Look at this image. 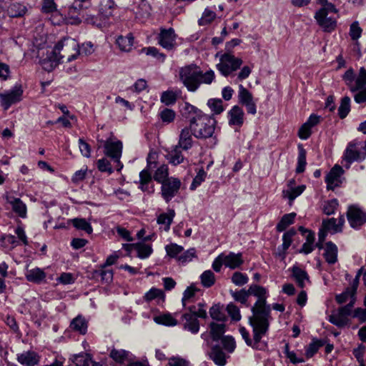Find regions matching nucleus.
<instances>
[{
	"label": "nucleus",
	"mask_w": 366,
	"mask_h": 366,
	"mask_svg": "<svg viewBox=\"0 0 366 366\" xmlns=\"http://www.w3.org/2000/svg\"><path fill=\"white\" fill-rule=\"evenodd\" d=\"M210 335L214 341H219L223 337L225 332V325L224 323L217 324L214 322L209 324Z\"/></svg>",
	"instance_id": "2f4dec72"
},
{
	"label": "nucleus",
	"mask_w": 366,
	"mask_h": 366,
	"mask_svg": "<svg viewBox=\"0 0 366 366\" xmlns=\"http://www.w3.org/2000/svg\"><path fill=\"white\" fill-rule=\"evenodd\" d=\"M181 94L182 91L180 89L163 92L161 95V102L167 106L173 105Z\"/></svg>",
	"instance_id": "393cba45"
},
{
	"label": "nucleus",
	"mask_w": 366,
	"mask_h": 366,
	"mask_svg": "<svg viewBox=\"0 0 366 366\" xmlns=\"http://www.w3.org/2000/svg\"><path fill=\"white\" fill-rule=\"evenodd\" d=\"M350 226L357 228L366 222V213L356 206H350L347 212Z\"/></svg>",
	"instance_id": "9b49d317"
},
{
	"label": "nucleus",
	"mask_w": 366,
	"mask_h": 366,
	"mask_svg": "<svg viewBox=\"0 0 366 366\" xmlns=\"http://www.w3.org/2000/svg\"><path fill=\"white\" fill-rule=\"evenodd\" d=\"M242 62V59L234 56L231 52H226L221 55L217 69L223 76H227L239 69Z\"/></svg>",
	"instance_id": "0eeeda50"
},
{
	"label": "nucleus",
	"mask_w": 366,
	"mask_h": 366,
	"mask_svg": "<svg viewBox=\"0 0 366 366\" xmlns=\"http://www.w3.org/2000/svg\"><path fill=\"white\" fill-rule=\"evenodd\" d=\"M363 87H366V69L361 67L355 77V84L350 86V92H355Z\"/></svg>",
	"instance_id": "c85d7f7f"
},
{
	"label": "nucleus",
	"mask_w": 366,
	"mask_h": 366,
	"mask_svg": "<svg viewBox=\"0 0 366 366\" xmlns=\"http://www.w3.org/2000/svg\"><path fill=\"white\" fill-rule=\"evenodd\" d=\"M168 176V167L166 164H162L156 170L154 174V179L158 183L162 184L170 178Z\"/></svg>",
	"instance_id": "c9c22d12"
},
{
	"label": "nucleus",
	"mask_w": 366,
	"mask_h": 366,
	"mask_svg": "<svg viewBox=\"0 0 366 366\" xmlns=\"http://www.w3.org/2000/svg\"><path fill=\"white\" fill-rule=\"evenodd\" d=\"M318 24L325 31L330 32L336 27V19L328 14H325L323 10H319L315 16Z\"/></svg>",
	"instance_id": "ddd939ff"
},
{
	"label": "nucleus",
	"mask_w": 366,
	"mask_h": 366,
	"mask_svg": "<svg viewBox=\"0 0 366 366\" xmlns=\"http://www.w3.org/2000/svg\"><path fill=\"white\" fill-rule=\"evenodd\" d=\"M70 327L73 330L84 335L87 331V322L84 317L79 315L71 322Z\"/></svg>",
	"instance_id": "c756f323"
},
{
	"label": "nucleus",
	"mask_w": 366,
	"mask_h": 366,
	"mask_svg": "<svg viewBox=\"0 0 366 366\" xmlns=\"http://www.w3.org/2000/svg\"><path fill=\"white\" fill-rule=\"evenodd\" d=\"M192 134L189 125L188 127L182 129L179 134L177 146L184 150L190 149L192 147Z\"/></svg>",
	"instance_id": "412c9836"
},
{
	"label": "nucleus",
	"mask_w": 366,
	"mask_h": 366,
	"mask_svg": "<svg viewBox=\"0 0 366 366\" xmlns=\"http://www.w3.org/2000/svg\"><path fill=\"white\" fill-rule=\"evenodd\" d=\"M23 91L20 87L15 88L9 93L2 95V100L5 106V109H8L12 104L16 103L20 100Z\"/></svg>",
	"instance_id": "5701e85b"
},
{
	"label": "nucleus",
	"mask_w": 366,
	"mask_h": 366,
	"mask_svg": "<svg viewBox=\"0 0 366 366\" xmlns=\"http://www.w3.org/2000/svg\"><path fill=\"white\" fill-rule=\"evenodd\" d=\"M26 12V6L24 4L19 2H13L10 4L6 9V13L11 18L22 17Z\"/></svg>",
	"instance_id": "a211bd4d"
},
{
	"label": "nucleus",
	"mask_w": 366,
	"mask_h": 366,
	"mask_svg": "<svg viewBox=\"0 0 366 366\" xmlns=\"http://www.w3.org/2000/svg\"><path fill=\"white\" fill-rule=\"evenodd\" d=\"M41 11L44 14L55 15L59 17L56 22H53L56 24H59L63 20V16L60 14V11L57 9V4L54 0H42L41 2Z\"/></svg>",
	"instance_id": "dca6fc26"
},
{
	"label": "nucleus",
	"mask_w": 366,
	"mask_h": 366,
	"mask_svg": "<svg viewBox=\"0 0 366 366\" xmlns=\"http://www.w3.org/2000/svg\"><path fill=\"white\" fill-rule=\"evenodd\" d=\"M228 124L231 127L240 128L244 124V113L239 106H234L227 113Z\"/></svg>",
	"instance_id": "4468645a"
},
{
	"label": "nucleus",
	"mask_w": 366,
	"mask_h": 366,
	"mask_svg": "<svg viewBox=\"0 0 366 366\" xmlns=\"http://www.w3.org/2000/svg\"><path fill=\"white\" fill-rule=\"evenodd\" d=\"M249 295H254L257 297V300L252 307L251 310L253 319L256 320V323L260 325L261 327L266 329L268 320L271 319V308L267 305V290L264 287L252 285L248 289Z\"/></svg>",
	"instance_id": "20e7f679"
},
{
	"label": "nucleus",
	"mask_w": 366,
	"mask_h": 366,
	"mask_svg": "<svg viewBox=\"0 0 366 366\" xmlns=\"http://www.w3.org/2000/svg\"><path fill=\"white\" fill-rule=\"evenodd\" d=\"M120 50L122 51H129L132 50L134 44V36L132 34H127L126 36H119L116 40Z\"/></svg>",
	"instance_id": "bb28decb"
},
{
	"label": "nucleus",
	"mask_w": 366,
	"mask_h": 366,
	"mask_svg": "<svg viewBox=\"0 0 366 366\" xmlns=\"http://www.w3.org/2000/svg\"><path fill=\"white\" fill-rule=\"evenodd\" d=\"M135 250L137 252V256L142 259L148 257L152 252L150 245L142 243H137Z\"/></svg>",
	"instance_id": "09e8293b"
},
{
	"label": "nucleus",
	"mask_w": 366,
	"mask_h": 366,
	"mask_svg": "<svg viewBox=\"0 0 366 366\" xmlns=\"http://www.w3.org/2000/svg\"><path fill=\"white\" fill-rule=\"evenodd\" d=\"M200 280L203 287L209 288L214 285L215 275L211 270H206L200 275Z\"/></svg>",
	"instance_id": "a19ab883"
},
{
	"label": "nucleus",
	"mask_w": 366,
	"mask_h": 366,
	"mask_svg": "<svg viewBox=\"0 0 366 366\" xmlns=\"http://www.w3.org/2000/svg\"><path fill=\"white\" fill-rule=\"evenodd\" d=\"M295 217L296 213L295 212L285 214L277 224V230L278 232H282L285 230L288 226H290L294 222Z\"/></svg>",
	"instance_id": "e433bc0d"
},
{
	"label": "nucleus",
	"mask_w": 366,
	"mask_h": 366,
	"mask_svg": "<svg viewBox=\"0 0 366 366\" xmlns=\"http://www.w3.org/2000/svg\"><path fill=\"white\" fill-rule=\"evenodd\" d=\"M163 297H164L163 292L161 290L157 289V288H152L144 295V299L147 301H151L152 300H154L155 298H163Z\"/></svg>",
	"instance_id": "774afa93"
},
{
	"label": "nucleus",
	"mask_w": 366,
	"mask_h": 366,
	"mask_svg": "<svg viewBox=\"0 0 366 366\" xmlns=\"http://www.w3.org/2000/svg\"><path fill=\"white\" fill-rule=\"evenodd\" d=\"M209 312L210 317L214 320L224 322L227 320V317L222 310V306L219 304L214 305L210 307Z\"/></svg>",
	"instance_id": "72a5a7b5"
},
{
	"label": "nucleus",
	"mask_w": 366,
	"mask_h": 366,
	"mask_svg": "<svg viewBox=\"0 0 366 366\" xmlns=\"http://www.w3.org/2000/svg\"><path fill=\"white\" fill-rule=\"evenodd\" d=\"M129 352L122 350V349H116L113 348L109 354V356L112 360H114L115 362L119 363L124 362L127 357H128Z\"/></svg>",
	"instance_id": "a18cd8bd"
},
{
	"label": "nucleus",
	"mask_w": 366,
	"mask_h": 366,
	"mask_svg": "<svg viewBox=\"0 0 366 366\" xmlns=\"http://www.w3.org/2000/svg\"><path fill=\"white\" fill-rule=\"evenodd\" d=\"M159 117L164 123L169 124L174 120L176 113L171 109L164 108L160 112Z\"/></svg>",
	"instance_id": "3c124183"
},
{
	"label": "nucleus",
	"mask_w": 366,
	"mask_h": 366,
	"mask_svg": "<svg viewBox=\"0 0 366 366\" xmlns=\"http://www.w3.org/2000/svg\"><path fill=\"white\" fill-rule=\"evenodd\" d=\"M325 345L322 340L313 339L312 342L306 347L305 355L307 358L312 357L318 350Z\"/></svg>",
	"instance_id": "4c0bfd02"
},
{
	"label": "nucleus",
	"mask_w": 366,
	"mask_h": 366,
	"mask_svg": "<svg viewBox=\"0 0 366 366\" xmlns=\"http://www.w3.org/2000/svg\"><path fill=\"white\" fill-rule=\"evenodd\" d=\"M207 105L212 109V111L216 114H221L223 110L222 101L219 99H209L207 102Z\"/></svg>",
	"instance_id": "680f3d73"
},
{
	"label": "nucleus",
	"mask_w": 366,
	"mask_h": 366,
	"mask_svg": "<svg viewBox=\"0 0 366 366\" xmlns=\"http://www.w3.org/2000/svg\"><path fill=\"white\" fill-rule=\"evenodd\" d=\"M92 361V357L89 354L77 355L74 357L76 366H90Z\"/></svg>",
	"instance_id": "864d4df0"
},
{
	"label": "nucleus",
	"mask_w": 366,
	"mask_h": 366,
	"mask_svg": "<svg viewBox=\"0 0 366 366\" xmlns=\"http://www.w3.org/2000/svg\"><path fill=\"white\" fill-rule=\"evenodd\" d=\"M249 322L252 327L253 339L250 338L249 332L244 327H239V333L245 341L247 345L256 350L263 349L265 345L261 342V340L269 330V321L268 320V324L266 329H264L263 327H261L262 326H259L260 325L256 323V320L253 319V315L249 317Z\"/></svg>",
	"instance_id": "423d86ee"
},
{
	"label": "nucleus",
	"mask_w": 366,
	"mask_h": 366,
	"mask_svg": "<svg viewBox=\"0 0 366 366\" xmlns=\"http://www.w3.org/2000/svg\"><path fill=\"white\" fill-rule=\"evenodd\" d=\"M227 311L232 320L234 321H239L241 319V315L239 308L234 304L229 303L227 306Z\"/></svg>",
	"instance_id": "69168bd1"
},
{
	"label": "nucleus",
	"mask_w": 366,
	"mask_h": 366,
	"mask_svg": "<svg viewBox=\"0 0 366 366\" xmlns=\"http://www.w3.org/2000/svg\"><path fill=\"white\" fill-rule=\"evenodd\" d=\"M98 142L103 143L104 154L119 165V168L117 169L118 170L121 169L123 167L120 162L123 148L122 142L119 140L114 141L112 138H109L106 141L102 139L98 140Z\"/></svg>",
	"instance_id": "6e6552de"
},
{
	"label": "nucleus",
	"mask_w": 366,
	"mask_h": 366,
	"mask_svg": "<svg viewBox=\"0 0 366 366\" xmlns=\"http://www.w3.org/2000/svg\"><path fill=\"white\" fill-rule=\"evenodd\" d=\"M231 295L235 301L242 304H246L247 299L249 296V291L244 289L238 292L231 291Z\"/></svg>",
	"instance_id": "13d9d810"
},
{
	"label": "nucleus",
	"mask_w": 366,
	"mask_h": 366,
	"mask_svg": "<svg viewBox=\"0 0 366 366\" xmlns=\"http://www.w3.org/2000/svg\"><path fill=\"white\" fill-rule=\"evenodd\" d=\"M175 216V212L174 209H169L168 213H162L160 214L157 217V223L159 224L164 225V229L165 231H169L170 229V225L173 221V218Z\"/></svg>",
	"instance_id": "7c9ffc66"
},
{
	"label": "nucleus",
	"mask_w": 366,
	"mask_h": 366,
	"mask_svg": "<svg viewBox=\"0 0 366 366\" xmlns=\"http://www.w3.org/2000/svg\"><path fill=\"white\" fill-rule=\"evenodd\" d=\"M71 221L73 226L77 229L83 230L89 234L92 233L93 229L91 224L85 219L74 218Z\"/></svg>",
	"instance_id": "58836bf2"
},
{
	"label": "nucleus",
	"mask_w": 366,
	"mask_h": 366,
	"mask_svg": "<svg viewBox=\"0 0 366 366\" xmlns=\"http://www.w3.org/2000/svg\"><path fill=\"white\" fill-rule=\"evenodd\" d=\"M161 184L162 197L167 202H169L178 194L182 183L178 178L170 177Z\"/></svg>",
	"instance_id": "1a4fd4ad"
},
{
	"label": "nucleus",
	"mask_w": 366,
	"mask_h": 366,
	"mask_svg": "<svg viewBox=\"0 0 366 366\" xmlns=\"http://www.w3.org/2000/svg\"><path fill=\"white\" fill-rule=\"evenodd\" d=\"M292 277L296 281L298 287L303 288L305 286V281H309V276L307 272L297 266H293L292 268Z\"/></svg>",
	"instance_id": "b1692460"
},
{
	"label": "nucleus",
	"mask_w": 366,
	"mask_h": 366,
	"mask_svg": "<svg viewBox=\"0 0 366 366\" xmlns=\"http://www.w3.org/2000/svg\"><path fill=\"white\" fill-rule=\"evenodd\" d=\"M244 261L242 259V253L229 252L228 254H224V265L232 269L239 268Z\"/></svg>",
	"instance_id": "6ab92c4d"
},
{
	"label": "nucleus",
	"mask_w": 366,
	"mask_h": 366,
	"mask_svg": "<svg viewBox=\"0 0 366 366\" xmlns=\"http://www.w3.org/2000/svg\"><path fill=\"white\" fill-rule=\"evenodd\" d=\"M298 158L297 165L296 167V172L297 174L302 173L305 169L306 162V150L303 148L302 144L298 145Z\"/></svg>",
	"instance_id": "f704fd0d"
},
{
	"label": "nucleus",
	"mask_w": 366,
	"mask_h": 366,
	"mask_svg": "<svg viewBox=\"0 0 366 366\" xmlns=\"http://www.w3.org/2000/svg\"><path fill=\"white\" fill-rule=\"evenodd\" d=\"M305 188V185L302 184L297 187L291 188L288 190H284L283 196L285 197H287L290 203H292L296 197L300 196L304 192Z\"/></svg>",
	"instance_id": "37998d69"
},
{
	"label": "nucleus",
	"mask_w": 366,
	"mask_h": 366,
	"mask_svg": "<svg viewBox=\"0 0 366 366\" xmlns=\"http://www.w3.org/2000/svg\"><path fill=\"white\" fill-rule=\"evenodd\" d=\"M167 254L171 257H176L179 254H180L184 248L182 246H179L177 244L172 243L168 244L165 247Z\"/></svg>",
	"instance_id": "e2e57ef3"
},
{
	"label": "nucleus",
	"mask_w": 366,
	"mask_h": 366,
	"mask_svg": "<svg viewBox=\"0 0 366 366\" xmlns=\"http://www.w3.org/2000/svg\"><path fill=\"white\" fill-rule=\"evenodd\" d=\"M216 14L214 11L206 9L203 13V15L200 19H199L198 23L200 26L207 25L211 23L214 19L215 18Z\"/></svg>",
	"instance_id": "bf43d9fd"
},
{
	"label": "nucleus",
	"mask_w": 366,
	"mask_h": 366,
	"mask_svg": "<svg viewBox=\"0 0 366 366\" xmlns=\"http://www.w3.org/2000/svg\"><path fill=\"white\" fill-rule=\"evenodd\" d=\"M66 55L68 62L76 59L79 55V44L74 39H64L54 46L53 51L44 60V69L51 71Z\"/></svg>",
	"instance_id": "f03ea898"
},
{
	"label": "nucleus",
	"mask_w": 366,
	"mask_h": 366,
	"mask_svg": "<svg viewBox=\"0 0 366 366\" xmlns=\"http://www.w3.org/2000/svg\"><path fill=\"white\" fill-rule=\"evenodd\" d=\"M179 148V147L176 146L175 149L168 154L169 162L174 165L179 164L184 160L183 155Z\"/></svg>",
	"instance_id": "de8ad7c7"
},
{
	"label": "nucleus",
	"mask_w": 366,
	"mask_h": 366,
	"mask_svg": "<svg viewBox=\"0 0 366 366\" xmlns=\"http://www.w3.org/2000/svg\"><path fill=\"white\" fill-rule=\"evenodd\" d=\"M97 167L102 172H107L109 174L113 172V169L110 162L105 157L97 160Z\"/></svg>",
	"instance_id": "5fc2aeb1"
},
{
	"label": "nucleus",
	"mask_w": 366,
	"mask_h": 366,
	"mask_svg": "<svg viewBox=\"0 0 366 366\" xmlns=\"http://www.w3.org/2000/svg\"><path fill=\"white\" fill-rule=\"evenodd\" d=\"M211 357L213 361L219 366H224L226 364L224 353L217 346L212 348Z\"/></svg>",
	"instance_id": "c03bdc74"
},
{
	"label": "nucleus",
	"mask_w": 366,
	"mask_h": 366,
	"mask_svg": "<svg viewBox=\"0 0 366 366\" xmlns=\"http://www.w3.org/2000/svg\"><path fill=\"white\" fill-rule=\"evenodd\" d=\"M66 55L68 62L76 59L79 55V44L74 39H64L54 46L53 51L44 60V69L51 71Z\"/></svg>",
	"instance_id": "7ed1b4c3"
},
{
	"label": "nucleus",
	"mask_w": 366,
	"mask_h": 366,
	"mask_svg": "<svg viewBox=\"0 0 366 366\" xmlns=\"http://www.w3.org/2000/svg\"><path fill=\"white\" fill-rule=\"evenodd\" d=\"M189 126L194 137L207 139L212 137L214 133L216 120L204 113H199L197 116L190 117Z\"/></svg>",
	"instance_id": "39448f33"
},
{
	"label": "nucleus",
	"mask_w": 366,
	"mask_h": 366,
	"mask_svg": "<svg viewBox=\"0 0 366 366\" xmlns=\"http://www.w3.org/2000/svg\"><path fill=\"white\" fill-rule=\"evenodd\" d=\"M238 98L239 102L242 105H245L246 104L253 100L252 93L249 92L242 84H240L239 86Z\"/></svg>",
	"instance_id": "49530a36"
},
{
	"label": "nucleus",
	"mask_w": 366,
	"mask_h": 366,
	"mask_svg": "<svg viewBox=\"0 0 366 366\" xmlns=\"http://www.w3.org/2000/svg\"><path fill=\"white\" fill-rule=\"evenodd\" d=\"M338 207V201L337 199H332L327 201L323 205V212L327 215L332 214L335 212Z\"/></svg>",
	"instance_id": "6e6d98bb"
},
{
	"label": "nucleus",
	"mask_w": 366,
	"mask_h": 366,
	"mask_svg": "<svg viewBox=\"0 0 366 366\" xmlns=\"http://www.w3.org/2000/svg\"><path fill=\"white\" fill-rule=\"evenodd\" d=\"M182 114L186 117L190 119L191 117L197 116L199 113H203L202 111L198 109L197 107L193 105L185 103L184 107H182Z\"/></svg>",
	"instance_id": "603ef678"
},
{
	"label": "nucleus",
	"mask_w": 366,
	"mask_h": 366,
	"mask_svg": "<svg viewBox=\"0 0 366 366\" xmlns=\"http://www.w3.org/2000/svg\"><path fill=\"white\" fill-rule=\"evenodd\" d=\"M362 32V29L357 21H355L350 25V36L352 40H357L361 36Z\"/></svg>",
	"instance_id": "0e129e2a"
},
{
	"label": "nucleus",
	"mask_w": 366,
	"mask_h": 366,
	"mask_svg": "<svg viewBox=\"0 0 366 366\" xmlns=\"http://www.w3.org/2000/svg\"><path fill=\"white\" fill-rule=\"evenodd\" d=\"M116 4L113 0H102L99 5V13L104 18L112 16Z\"/></svg>",
	"instance_id": "cd10ccee"
},
{
	"label": "nucleus",
	"mask_w": 366,
	"mask_h": 366,
	"mask_svg": "<svg viewBox=\"0 0 366 366\" xmlns=\"http://www.w3.org/2000/svg\"><path fill=\"white\" fill-rule=\"evenodd\" d=\"M179 77L189 92H195L202 84H211L215 74L212 69L203 72L199 66L191 64L179 69Z\"/></svg>",
	"instance_id": "f257e3e1"
},
{
	"label": "nucleus",
	"mask_w": 366,
	"mask_h": 366,
	"mask_svg": "<svg viewBox=\"0 0 366 366\" xmlns=\"http://www.w3.org/2000/svg\"><path fill=\"white\" fill-rule=\"evenodd\" d=\"M343 169L338 164L335 165L327 174L325 182L328 190H333L341 184V175L343 174Z\"/></svg>",
	"instance_id": "f8f14e48"
},
{
	"label": "nucleus",
	"mask_w": 366,
	"mask_h": 366,
	"mask_svg": "<svg viewBox=\"0 0 366 366\" xmlns=\"http://www.w3.org/2000/svg\"><path fill=\"white\" fill-rule=\"evenodd\" d=\"M156 323L165 326H175L177 321L170 314H164L154 317Z\"/></svg>",
	"instance_id": "ea45409f"
},
{
	"label": "nucleus",
	"mask_w": 366,
	"mask_h": 366,
	"mask_svg": "<svg viewBox=\"0 0 366 366\" xmlns=\"http://www.w3.org/2000/svg\"><path fill=\"white\" fill-rule=\"evenodd\" d=\"M18 362L26 366H35L39 362V356L33 351L24 352L17 356Z\"/></svg>",
	"instance_id": "aec40b11"
},
{
	"label": "nucleus",
	"mask_w": 366,
	"mask_h": 366,
	"mask_svg": "<svg viewBox=\"0 0 366 366\" xmlns=\"http://www.w3.org/2000/svg\"><path fill=\"white\" fill-rule=\"evenodd\" d=\"M358 142L356 141L350 142L345 151L343 159L347 163L346 167L348 169L350 164L354 162H361L365 159V155L357 149Z\"/></svg>",
	"instance_id": "9d476101"
},
{
	"label": "nucleus",
	"mask_w": 366,
	"mask_h": 366,
	"mask_svg": "<svg viewBox=\"0 0 366 366\" xmlns=\"http://www.w3.org/2000/svg\"><path fill=\"white\" fill-rule=\"evenodd\" d=\"M232 282L237 286H242L247 283L249 278L247 274L240 272H235L232 276Z\"/></svg>",
	"instance_id": "4d7b16f0"
},
{
	"label": "nucleus",
	"mask_w": 366,
	"mask_h": 366,
	"mask_svg": "<svg viewBox=\"0 0 366 366\" xmlns=\"http://www.w3.org/2000/svg\"><path fill=\"white\" fill-rule=\"evenodd\" d=\"M25 276L29 282L39 284L45 280L46 273L43 269L36 267L31 269H27Z\"/></svg>",
	"instance_id": "4be33fe9"
},
{
	"label": "nucleus",
	"mask_w": 366,
	"mask_h": 366,
	"mask_svg": "<svg viewBox=\"0 0 366 366\" xmlns=\"http://www.w3.org/2000/svg\"><path fill=\"white\" fill-rule=\"evenodd\" d=\"M94 277H100L103 282L108 284L113 280V272L112 269H104V267H102V269L94 271Z\"/></svg>",
	"instance_id": "8fccbe9b"
},
{
	"label": "nucleus",
	"mask_w": 366,
	"mask_h": 366,
	"mask_svg": "<svg viewBox=\"0 0 366 366\" xmlns=\"http://www.w3.org/2000/svg\"><path fill=\"white\" fill-rule=\"evenodd\" d=\"M184 321L183 327L192 334H197L199 331V322L198 317L192 314H183L182 316Z\"/></svg>",
	"instance_id": "f3484780"
},
{
	"label": "nucleus",
	"mask_w": 366,
	"mask_h": 366,
	"mask_svg": "<svg viewBox=\"0 0 366 366\" xmlns=\"http://www.w3.org/2000/svg\"><path fill=\"white\" fill-rule=\"evenodd\" d=\"M350 98L347 96L342 98L338 108V115L340 119H345L350 111Z\"/></svg>",
	"instance_id": "79ce46f5"
},
{
	"label": "nucleus",
	"mask_w": 366,
	"mask_h": 366,
	"mask_svg": "<svg viewBox=\"0 0 366 366\" xmlns=\"http://www.w3.org/2000/svg\"><path fill=\"white\" fill-rule=\"evenodd\" d=\"M355 293L352 292V291L346 288V290L342 293L337 295L335 299L337 303L343 304L346 302L349 299H350V300H354L355 302Z\"/></svg>",
	"instance_id": "052dcab7"
},
{
	"label": "nucleus",
	"mask_w": 366,
	"mask_h": 366,
	"mask_svg": "<svg viewBox=\"0 0 366 366\" xmlns=\"http://www.w3.org/2000/svg\"><path fill=\"white\" fill-rule=\"evenodd\" d=\"M324 257L326 262L330 264H333L337 261V247L332 242L326 243Z\"/></svg>",
	"instance_id": "a878e982"
},
{
	"label": "nucleus",
	"mask_w": 366,
	"mask_h": 366,
	"mask_svg": "<svg viewBox=\"0 0 366 366\" xmlns=\"http://www.w3.org/2000/svg\"><path fill=\"white\" fill-rule=\"evenodd\" d=\"M174 31L170 28L169 29H162L159 36V44L167 50H172L174 46Z\"/></svg>",
	"instance_id": "2eb2a0df"
},
{
	"label": "nucleus",
	"mask_w": 366,
	"mask_h": 366,
	"mask_svg": "<svg viewBox=\"0 0 366 366\" xmlns=\"http://www.w3.org/2000/svg\"><path fill=\"white\" fill-rule=\"evenodd\" d=\"M9 202L12 206L13 211L20 217H26V206L19 198H12Z\"/></svg>",
	"instance_id": "473e14b6"
},
{
	"label": "nucleus",
	"mask_w": 366,
	"mask_h": 366,
	"mask_svg": "<svg viewBox=\"0 0 366 366\" xmlns=\"http://www.w3.org/2000/svg\"><path fill=\"white\" fill-rule=\"evenodd\" d=\"M322 227H325V229H332L334 232H341L340 228H339V225L337 224V219L335 218L323 220Z\"/></svg>",
	"instance_id": "338daca9"
}]
</instances>
